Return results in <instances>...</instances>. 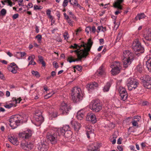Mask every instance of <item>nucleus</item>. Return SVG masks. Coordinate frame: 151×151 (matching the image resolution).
Listing matches in <instances>:
<instances>
[{"label": "nucleus", "instance_id": "nucleus-1", "mask_svg": "<svg viewBox=\"0 0 151 151\" xmlns=\"http://www.w3.org/2000/svg\"><path fill=\"white\" fill-rule=\"evenodd\" d=\"M73 52L76 53L77 58H75L72 56H69L67 60L70 63L76 61H81L82 59L86 58L89 54V53L88 52V50L85 51L82 50L77 49L70 51L71 53Z\"/></svg>", "mask_w": 151, "mask_h": 151}, {"label": "nucleus", "instance_id": "nucleus-2", "mask_svg": "<svg viewBox=\"0 0 151 151\" xmlns=\"http://www.w3.org/2000/svg\"><path fill=\"white\" fill-rule=\"evenodd\" d=\"M23 117L20 115L17 114L11 116L9 119V125L12 129H14L23 122Z\"/></svg>", "mask_w": 151, "mask_h": 151}, {"label": "nucleus", "instance_id": "nucleus-3", "mask_svg": "<svg viewBox=\"0 0 151 151\" xmlns=\"http://www.w3.org/2000/svg\"><path fill=\"white\" fill-rule=\"evenodd\" d=\"M124 58L122 59L124 67H127L130 65L134 59V55L128 50H125L123 52Z\"/></svg>", "mask_w": 151, "mask_h": 151}, {"label": "nucleus", "instance_id": "nucleus-4", "mask_svg": "<svg viewBox=\"0 0 151 151\" xmlns=\"http://www.w3.org/2000/svg\"><path fill=\"white\" fill-rule=\"evenodd\" d=\"M93 42L91 39H89L87 43H86L84 42H82L81 44L78 45L76 44H74L73 46L71 45L70 46V48L73 49H77L82 50L86 51H87L88 52L90 51L93 45Z\"/></svg>", "mask_w": 151, "mask_h": 151}, {"label": "nucleus", "instance_id": "nucleus-5", "mask_svg": "<svg viewBox=\"0 0 151 151\" xmlns=\"http://www.w3.org/2000/svg\"><path fill=\"white\" fill-rule=\"evenodd\" d=\"M83 96V93L80 88L76 87L73 88L71 93V97L73 102H77L81 100Z\"/></svg>", "mask_w": 151, "mask_h": 151}, {"label": "nucleus", "instance_id": "nucleus-6", "mask_svg": "<svg viewBox=\"0 0 151 151\" xmlns=\"http://www.w3.org/2000/svg\"><path fill=\"white\" fill-rule=\"evenodd\" d=\"M132 46L133 50L135 52V54L137 55L144 52V49L138 39L133 41Z\"/></svg>", "mask_w": 151, "mask_h": 151}, {"label": "nucleus", "instance_id": "nucleus-7", "mask_svg": "<svg viewBox=\"0 0 151 151\" xmlns=\"http://www.w3.org/2000/svg\"><path fill=\"white\" fill-rule=\"evenodd\" d=\"M90 109L93 111L96 112L100 111L102 108L101 105L99 100H95L91 101L90 105Z\"/></svg>", "mask_w": 151, "mask_h": 151}, {"label": "nucleus", "instance_id": "nucleus-8", "mask_svg": "<svg viewBox=\"0 0 151 151\" xmlns=\"http://www.w3.org/2000/svg\"><path fill=\"white\" fill-rule=\"evenodd\" d=\"M140 79L142 81L143 85L145 88L151 89V78L149 75H142Z\"/></svg>", "mask_w": 151, "mask_h": 151}, {"label": "nucleus", "instance_id": "nucleus-9", "mask_svg": "<svg viewBox=\"0 0 151 151\" xmlns=\"http://www.w3.org/2000/svg\"><path fill=\"white\" fill-rule=\"evenodd\" d=\"M139 83L137 80L133 78L128 79L127 81V86L129 91L135 89L138 86Z\"/></svg>", "mask_w": 151, "mask_h": 151}, {"label": "nucleus", "instance_id": "nucleus-10", "mask_svg": "<svg viewBox=\"0 0 151 151\" xmlns=\"http://www.w3.org/2000/svg\"><path fill=\"white\" fill-rule=\"evenodd\" d=\"M60 136L58 135V133L56 131L55 133H52L48 132L47 135V137L51 142L52 144H54L57 142L59 137Z\"/></svg>", "mask_w": 151, "mask_h": 151}, {"label": "nucleus", "instance_id": "nucleus-11", "mask_svg": "<svg viewBox=\"0 0 151 151\" xmlns=\"http://www.w3.org/2000/svg\"><path fill=\"white\" fill-rule=\"evenodd\" d=\"M70 110L71 107L69 104H67L64 101L61 104L60 111L63 114H68Z\"/></svg>", "mask_w": 151, "mask_h": 151}, {"label": "nucleus", "instance_id": "nucleus-12", "mask_svg": "<svg viewBox=\"0 0 151 151\" xmlns=\"http://www.w3.org/2000/svg\"><path fill=\"white\" fill-rule=\"evenodd\" d=\"M111 67L112 68L111 72L112 75H116L119 73L121 68L119 62L116 61L114 65H111Z\"/></svg>", "mask_w": 151, "mask_h": 151}, {"label": "nucleus", "instance_id": "nucleus-13", "mask_svg": "<svg viewBox=\"0 0 151 151\" xmlns=\"http://www.w3.org/2000/svg\"><path fill=\"white\" fill-rule=\"evenodd\" d=\"M121 98L123 101H125L127 97V93L125 88L120 87L118 89Z\"/></svg>", "mask_w": 151, "mask_h": 151}, {"label": "nucleus", "instance_id": "nucleus-14", "mask_svg": "<svg viewBox=\"0 0 151 151\" xmlns=\"http://www.w3.org/2000/svg\"><path fill=\"white\" fill-rule=\"evenodd\" d=\"M86 129V134L87 137L90 138V136L93 135L94 130L92 128V127L89 125H86L85 126Z\"/></svg>", "mask_w": 151, "mask_h": 151}, {"label": "nucleus", "instance_id": "nucleus-15", "mask_svg": "<svg viewBox=\"0 0 151 151\" xmlns=\"http://www.w3.org/2000/svg\"><path fill=\"white\" fill-rule=\"evenodd\" d=\"M70 130V127L69 125H65L63 127L58 128L57 129V132L58 133V135H63L64 134V132Z\"/></svg>", "mask_w": 151, "mask_h": 151}, {"label": "nucleus", "instance_id": "nucleus-16", "mask_svg": "<svg viewBox=\"0 0 151 151\" xmlns=\"http://www.w3.org/2000/svg\"><path fill=\"white\" fill-rule=\"evenodd\" d=\"M86 119L87 121H91L93 123H95L97 121L95 114L92 113L87 114Z\"/></svg>", "mask_w": 151, "mask_h": 151}, {"label": "nucleus", "instance_id": "nucleus-17", "mask_svg": "<svg viewBox=\"0 0 151 151\" xmlns=\"http://www.w3.org/2000/svg\"><path fill=\"white\" fill-rule=\"evenodd\" d=\"M86 119L87 121H91L93 123H95L97 121L95 114L92 113L87 114Z\"/></svg>", "mask_w": 151, "mask_h": 151}, {"label": "nucleus", "instance_id": "nucleus-18", "mask_svg": "<svg viewBox=\"0 0 151 151\" xmlns=\"http://www.w3.org/2000/svg\"><path fill=\"white\" fill-rule=\"evenodd\" d=\"M33 147L32 144L29 142L25 143H21V147L24 150H31Z\"/></svg>", "mask_w": 151, "mask_h": 151}, {"label": "nucleus", "instance_id": "nucleus-19", "mask_svg": "<svg viewBox=\"0 0 151 151\" xmlns=\"http://www.w3.org/2000/svg\"><path fill=\"white\" fill-rule=\"evenodd\" d=\"M143 37L146 40H151V29H148L145 31L144 33Z\"/></svg>", "mask_w": 151, "mask_h": 151}, {"label": "nucleus", "instance_id": "nucleus-20", "mask_svg": "<svg viewBox=\"0 0 151 151\" xmlns=\"http://www.w3.org/2000/svg\"><path fill=\"white\" fill-rule=\"evenodd\" d=\"M36 149L37 151H46L47 147L46 144L41 143L37 145Z\"/></svg>", "mask_w": 151, "mask_h": 151}, {"label": "nucleus", "instance_id": "nucleus-21", "mask_svg": "<svg viewBox=\"0 0 151 151\" xmlns=\"http://www.w3.org/2000/svg\"><path fill=\"white\" fill-rule=\"evenodd\" d=\"M8 139L9 140L13 145H17L19 144V142L15 136L12 135H9Z\"/></svg>", "mask_w": 151, "mask_h": 151}, {"label": "nucleus", "instance_id": "nucleus-22", "mask_svg": "<svg viewBox=\"0 0 151 151\" xmlns=\"http://www.w3.org/2000/svg\"><path fill=\"white\" fill-rule=\"evenodd\" d=\"M98 84L96 82H93L87 84L86 88L89 92H91L95 88L98 86Z\"/></svg>", "mask_w": 151, "mask_h": 151}, {"label": "nucleus", "instance_id": "nucleus-23", "mask_svg": "<svg viewBox=\"0 0 151 151\" xmlns=\"http://www.w3.org/2000/svg\"><path fill=\"white\" fill-rule=\"evenodd\" d=\"M41 114V113L39 115L36 114L34 116V120L37 122L39 124H41L43 121V118Z\"/></svg>", "mask_w": 151, "mask_h": 151}, {"label": "nucleus", "instance_id": "nucleus-24", "mask_svg": "<svg viewBox=\"0 0 151 151\" xmlns=\"http://www.w3.org/2000/svg\"><path fill=\"white\" fill-rule=\"evenodd\" d=\"M32 135V132L30 130H27L23 133L21 137L24 139H28Z\"/></svg>", "mask_w": 151, "mask_h": 151}, {"label": "nucleus", "instance_id": "nucleus-25", "mask_svg": "<svg viewBox=\"0 0 151 151\" xmlns=\"http://www.w3.org/2000/svg\"><path fill=\"white\" fill-rule=\"evenodd\" d=\"M70 123L76 131H78L81 127L80 124L77 122L72 121H71Z\"/></svg>", "mask_w": 151, "mask_h": 151}, {"label": "nucleus", "instance_id": "nucleus-26", "mask_svg": "<svg viewBox=\"0 0 151 151\" xmlns=\"http://www.w3.org/2000/svg\"><path fill=\"white\" fill-rule=\"evenodd\" d=\"M35 59V56L34 55H32L29 57L28 60H30V61L29 62L28 65H34L36 64V62L34 61Z\"/></svg>", "mask_w": 151, "mask_h": 151}, {"label": "nucleus", "instance_id": "nucleus-27", "mask_svg": "<svg viewBox=\"0 0 151 151\" xmlns=\"http://www.w3.org/2000/svg\"><path fill=\"white\" fill-rule=\"evenodd\" d=\"M96 74L98 76H100L105 75V73L104 70L102 66H101L97 70Z\"/></svg>", "mask_w": 151, "mask_h": 151}, {"label": "nucleus", "instance_id": "nucleus-28", "mask_svg": "<svg viewBox=\"0 0 151 151\" xmlns=\"http://www.w3.org/2000/svg\"><path fill=\"white\" fill-rule=\"evenodd\" d=\"M115 8L117 9L116 11L115 12V14L116 15H117L119 14H120L122 12V10H123L122 6H113Z\"/></svg>", "mask_w": 151, "mask_h": 151}, {"label": "nucleus", "instance_id": "nucleus-29", "mask_svg": "<svg viewBox=\"0 0 151 151\" xmlns=\"http://www.w3.org/2000/svg\"><path fill=\"white\" fill-rule=\"evenodd\" d=\"M18 68L17 66H16V67H12L11 66H8V70L13 73H17Z\"/></svg>", "mask_w": 151, "mask_h": 151}, {"label": "nucleus", "instance_id": "nucleus-30", "mask_svg": "<svg viewBox=\"0 0 151 151\" xmlns=\"http://www.w3.org/2000/svg\"><path fill=\"white\" fill-rule=\"evenodd\" d=\"M111 84L110 83L107 82L106 85L103 88V91L104 92H108L109 91L110 88L111 86Z\"/></svg>", "mask_w": 151, "mask_h": 151}, {"label": "nucleus", "instance_id": "nucleus-31", "mask_svg": "<svg viewBox=\"0 0 151 151\" xmlns=\"http://www.w3.org/2000/svg\"><path fill=\"white\" fill-rule=\"evenodd\" d=\"M146 65L148 71L151 72V58H150L146 62Z\"/></svg>", "mask_w": 151, "mask_h": 151}, {"label": "nucleus", "instance_id": "nucleus-32", "mask_svg": "<svg viewBox=\"0 0 151 151\" xmlns=\"http://www.w3.org/2000/svg\"><path fill=\"white\" fill-rule=\"evenodd\" d=\"M88 151H99V150L98 147L92 145L89 147Z\"/></svg>", "mask_w": 151, "mask_h": 151}, {"label": "nucleus", "instance_id": "nucleus-33", "mask_svg": "<svg viewBox=\"0 0 151 151\" xmlns=\"http://www.w3.org/2000/svg\"><path fill=\"white\" fill-rule=\"evenodd\" d=\"M124 1V0H116V1L114 3L113 6H122L121 5Z\"/></svg>", "mask_w": 151, "mask_h": 151}, {"label": "nucleus", "instance_id": "nucleus-34", "mask_svg": "<svg viewBox=\"0 0 151 151\" xmlns=\"http://www.w3.org/2000/svg\"><path fill=\"white\" fill-rule=\"evenodd\" d=\"M64 133V134L63 135H64L66 137H70L72 134V132L70 130L65 132Z\"/></svg>", "mask_w": 151, "mask_h": 151}, {"label": "nucleus", "instance_id": "nucleus-35", "mask_svg": "<svg viewBox=\"0 0 151 151\" xmlns=\"http://www.w3.org/2000/svg\"><path fill=\"white\" fill-rule=\"evenodd\" d=\"M31 73L33 76H36L37 78H39L40 76L39 72L37 71L32 70Z\"/></svg>", "mask_w": 151, "mask_h": 151}, {"label": "nucleus", "instance_id": "nucleus-36", "mask_svg": "<svg viewBox=\"0 0 151 151\" xmlns=\"http://www.w3.org/2000/svg\"><path fill=\"white\" fill-rule=\"evenodd\" d=\"M138 19L140 20L142 19L145 18L146 17V16L144 13H141L138 14Z\"/></svg>", "mask_w": 151, "mask_h": 151}, {"label": "nucleus", "instance_id": "nucleus-37", "mask_svg": "<svg viewBox=\"0 0 151 151\" xmlns=\"http://www.w3.org/2000/svg\"><path fill=\"white\" fill-rule=\"evenodd\" d=\"M122 32H120L118 34V35L117 36L116 39V42L119 41L120 39L122 36Z\"/></svg>", "mask_w": 151, "mask_h": 151}, {"label": "nucleus", "instance_id": "nucleus-38", "mask_svg": "<svg viewBox=\"0 0 151 151\" xmlns=\"http://www.w3.org/2000/svg\"><path fill=\"white\" fill-rule=\"evenodd\" d=\"M69 1V0H64L62 4L63 8H65L68 5Z\"/></svg>", "mask_w": 151, "mask_h": 151}, {"label": "nucleus", "instance_id": "nucleus-39", "mask_svg": "<svg viewBox=\"0 0 151 151\" xmlns=\"http://www.w3.org/2000/svg\"><path fill=\"white\" fill-rule=\"evenodd\" d=\"M81 112H78L77 113V115L76 116L77 119L78 120H82L84 116H81V115H80V114H81Z\"/></svg>", "mask_w": 151, "mask_h": 151}, {"label": "nucleus", "instance_id": "nucleus-40", "mask_svg": "<svg viewBox=\"0 0 151 151\" xmlns=\"http://www.w3.org/2000/svg\"><path fill=\"white\" fill-rule=\"evenodd\" d=\"M35 38L37 39V40L39 43H41L42 37L40 35H38L35 37Z\"/></svg>", "mask_w": 151, "mask_h": 151}, {"label": "nucleus", "instance_id": "nucleus-41", "mask_svg": "<svg viewBox=\"0 0 151 151\" xmlns=\"http://www.w3.org/2000/svg\"><path fill=\"white\" fill-rule=\"evenodd\" d=\"M6 13V10L4 9H1L0 11L1 15L2 16H4Z\"/></svg>", "mask_w": 151, "mask_h": 151}, {"label": "nucleus", "instance_id": "nucleus-42", "mask_svg": "<svg viewBox=\"0 0 151 151\" xmlns=\"http://www.w3.org/2000/svg\"><path fill=\"white\" fill-rule=\"evenodd\" d=\"M12 100H13V101H15L16 103H20V101H21V98H18L17 99H16V98L15 97H14H14L12 99Z\"/></svg>", "mask_w": 151, "mask_h": 151}, {"label": "nucleus", "instance_id": "nucleus-43", "mask_svg": "<svg viewBox=\"0 0 151 151\" xmlns=\"http://www.w3.org/2000/svg\"><path fill=\"white\" fill-rule=\"evenodd\" d=\"M137 70L139 73H141L143 68L140 65H138L137 67Z\"/></svg>", "mask_w": 151, "mask_h": 151}, {"label": "nucleus", "instance_id": "nucleus-44", "mask_svg": "<svg viewBox=\"0 0 151 151\" xmlns=\"http://www.w3.org/2000/svg\"><path fill=\"white\" fill-rule=\"evenodd\" d=\"M132 125L134 127H138L139 125L137 122H136L135 120H132Z\"/></svg>", "mask_w": 151, "mask_h": 151}, {"label": "nucleus", "instance_id": "nucleus-45", "mask_svg": "<svg viewBox=\"0 0 151 151\" xmlns=\"http://www.w3.org/2000/svg\"><path fill=\"white\" fill-rule=\"evenodd\" d=\"M78 112L81 113V114H80V115H81V116H84L85 115V110L82 109L78 111Z\"/></svg>", "mask_w": 151, "mask_h": 151}, {"label": "nucleus", "instance_id": "nucleus-46", "mask_svg": "<svg viewBox=\"0 0 151 151\" xmlns=\"http://www.w3.org/2000/svg\"><path fill=\"white\" fill-rule=\"evenodd\" d=\"M17 54L20 55L22 58L25 56L26 55V53L24 52H17Z\"/></svg>", "mask_w": 151, "mask_h": 151}, {"label": "nucleus", "instance_id": "nucleus-47", "mask_svg": "<svg viewBox=\"0 0 151 151\" xmlns=\"http://www.w3.org/2000/svg\"><path fill=\"white\" fill-rule=\"evenodd\" d=\"M14 105V104L11 103L10 104H6L5 106V107L9 109L11 107H12Z\"/></svg>", "mask_w": 151, "mask_h": 151}, {"label": "nucleus", "instance_id": "nucleus-48", "mask_svg": "<svg viewBox=\"0 0 151 151\" xmlns=\"http://www.w3.org/2000/svg\"><path fill=\"white\" fill-rule=\"evenodd\" d=\"M67 22L69 24L72 26H73V21H72L70 19H68L67 20Z\"/></svg>", "mask_w": 151, "mask_h": 151}, {"label": "nucleus", "instance_id": "nucleus-49", "mask_svg": "<svg viewBox=\"0 0 151 151\" xmlns=\"http://www.w3.org/2000/svg\"><path fill=\"white\" fill-rule=\"evenodd\" d=\"M75 69L77 70H78L81 71L82 70V67L81 66H79L78 65H77L74 67Z\"/></svg>", "mask_w": 151, "mask_h": 151}, {"label": "nucleus", "instance_id": "nucleus-50", "mask_svg": "<svg viewBox=\"0 0 151 151\" xmlns=\"http://www.w3.org/2000/svg\"><path fill=\"white\" fill-rule=\"evenodd\" d=\"M140 117L139 116H135L134 117V118L133 119V120H135L136 122H138L139 120Z\"/></svg>", "mask_w": 151, "mask_h": 151}, {"label": "nucleus", "instance_id": "nucleus-51", "mask_svg": "<svg viewBox=\"0 0 151 151\" xmlns=\"http://www.w3.org/2000/svg\"><path fill=\"white\" fill-rule=\"evenodd\" d=\"M82 30L81 28V27H79L78 29H77L75 31V32H76V35H78V33L79 32H81Z\"/></svg>", "mask_w": 151, "mask_h": 151}, {"label": "nucleus", "instance_id": "nucleus-52", "mask_svg": "<svg viewBox=\"0 0 151 151\" xmlns=\"http://www.w3.org/2000/svg\"><path fill=\"white\" fill-rule=\"evenodd\" d=\"M53 65L54 67L55 68H58L59 67L58 63L55 61H54L53 62Z\"/></svg>", "mask_w": 151, "mask_h": 151}, {"label": "nucleus", "instance_id": "nucleus-53", "mask_svg": "<svg viewBox=\"0 0 151 151\" xmlns=\"http://www.w3.org/2000/svg\"><path fill=\"white\" fill-rule=\"evenodd\" d=\"M91 31V27H88L86 28V32L87 34L89 33V32Z\"/></svg>", "mask_w": 151, "mask_h": 151}, {"label": "nucleus", "instance_id": "nucleus-54", "mask_svg": "<svg viewBox=\"0 0 151 151\" xmlns=\"http://www.w3.org/2000/svg\"><path fill=\"white\" fill-rule=\"evenodd\" d=\"M96 31V27L95 26H92V28H91V32L93 33L95 32Z\"/></svg>", "mask_w": 151, "mask_h": 151}, {"label": "nucleus", "instance_id": "nucleus-55", "mask_svg": "<svg viewBox=\"0 0 151 151\" xmlns=\"http://www.w3.org/2000/svg\"><path fill=\"white\" fill-rule=\"evenodd\" d=\"M19 17V14H14L12 16V18L13 19H16L17 18H18Z\"/></svg>", "mask_w": 151, "mask_h": 151}, {"label": "nucleus", "instance_id": "nucleus-56", "mask_svg": "<svg viewBox=\"0 0 151 151\" xmlns=\"http://www.w3.org/2000/svg\"><path fill=\"white\" fill-rule=\"evenodd\" d=\"M26 7L28 8L27 10L29 9V8L28 7V6H29V8H32L33 6V4L32 3H29L28 4L27 6L25 5V6Z\"/></svg>", "mask_w": 151, "mask_h": 151}, {"label": "nucleus", "instance_id": "nucleus-57", "mask_svg": "<svg viewBox=\"0 0 151 151\" xmlns=\"http://www.w3.org/2000/svg\"><path fill=\"white\" fill-rule=\"evenodd\" d=\"M117 148L119 151H123V148L122 146L118 145Z\"/></svg>", "mask_w": 151, "mask_h": 151}, {"label": "nucleus", "instance_id": "nucleus-58", "mask_svg": "<svg viewBox=\"0 0 151 151\" xmlns=\"http://www.w3.org/2000/svg\"><path fill=\"white\" fill-rule=\"evenodd\" d=\"M104 27H103L102 26H99L98 27V30L97 31V32L99 33L100 30L102 29H104Z\"/></svg>", "mask_w": 151, "mask_h": 151}, {"label": "nucleus", "instance_id": "nucleus-59", "mask_svg": "<svg viewBox=\"0 0 151 151\" xmlns=\"http://www.w3.org/2000/svg\"><path fill=\"white\" fill-rule=\"evenodd\" d=\"M54 93H53L52 94H51V95H50L51 94V93H48L46 95V96H45V98H50V97L51 96L53 95V94Z\"/></svg>", "mask_w": 151, "mask_h": 151}, {"label": "nucleus", "instance_id": "nucleus-60", "mask_svg": "<svg viewBox=\"0 0 151 151\" xmlns=\"http://www.w3.org/2000/svg\"><path fill=\"white\" fill-rule=\"evenodd\" d=\"M38 58L40 62L43 61V58L42 56H38Z\"/></svg>", "mask_w": 151, "mask_h": 151}, {"label": "nucleus", "instance_id": "nucleus-61", "mask_svg": "<svg viewBox=\"0 0 151 151\" xmlns=\"http://www.w3.org/2000/svg\"><path fill=\"white\" fill-rule=\"evenodd\" d=\"M78 4V1L76 0H74L73 5H74L75 6H77Z\"/></svg>", "mask_w": 151, "mask_h": 151}, {"label": "nucleus", "instance_id": "nucleus-62", "mask_svg": "<svg viewBox=\"0 0 151 151\" xmlns=\"http://www.w3.org/2000/svg\"><path fill=\"white\" fill-rule=\"evenodd\" d=\"M63 15H64V17L67 20H68V19H69V16L68 15H67L66 13H64Z\"/></svg>", "mask_w": 151, "mask_h": 151}, {"label": "nucleus", "instance_id": "nucleus-63", "mask_svg": "<svg viewBox=\"0 0 151 151\" xmlns=\"http://www.w3.org/2000/svg\"><path fill=\"white\" fill-rule=\"evenodd\" d=\"M70 17L73 18L75 20H76V17L73 14L70 16Z\"/></svg>", "mask_w": 151, "mask_h": 151}, {"label": "nucleus", "instance_id": "nucleus-64", "mask_svg": "<svg viewBox=\"0 0 151 151\" xmlns=\"http://www.w3.org/2000/svg\"><path fill=\"white\" fill-rule=\"evenodd\" d=\"M52 116L53 117H56L58 116L57 113L56 112H55L52 113Z\"/></svg>", "mask_w": 151, "mask_h": 151}]
</instances>
